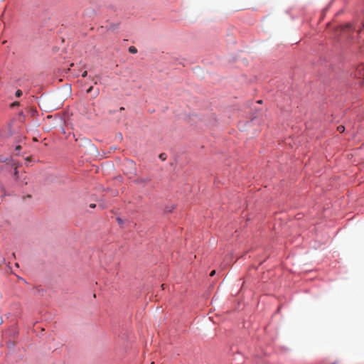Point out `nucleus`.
Wrapping results in <instances>:
<instances>
[{
	"label": "nucleus",
	"instance_id": "f257e3e1",
	"mask_svg": "<svg viewBox=\"0 0 364 364\" xmlns=\"http://www.w3.org/2000/svg\"><path fill=\"white\" fill-rule=\"evenodd\" d=\"M129 53H132V54H135V53H137V49H136V47H134V46H130V47L129 48Z\"/></svg>",
	"mask_w": 364,
	"mask_h": 364
},
{
	"label": "nucleus",
	"instance_id": "7ed1b4c3",
	"mask_svg": "<svg viewBox=\"0 0 364 364\" xmlns=\"http://www.w3.org/2000/svg\"><path fill=\"white\" fill-rule=\"evenodd\" d=\"M15 95L16 97H20L22 95V91L20 90H16Z\"/></svg>",
	"mask_w": 364,
	"mask_h": 364
},
{
	"label": "nucleus",
	"instance_id": "9b49d317",
	"mask_svg": "<svg viewBox=\"0 0 364 364\" xmlns=\"http://www.w3.org/2000/svg\"><path fill=\"white\" fill-rule=\"evenodd\" d=\"M20 149V146H18L16 147V149Z\"/></svg>",
	"mask_w": 364,
	"mask_h": 364
},
{
	"label": "nucleus",
	"instance_id": "20e7f679",
	"mask_svg": "<svg viewBox=\"0 0 364 364\" xmlns=\"http://www.w3.org/2000/svg\"><path fill=\"white\" fill-rule=\"evenodd\" d=\"M159 158H160L161 160L164 161V160L166 159L165 154H161L159 155Z\"/></svg>",
	"mask_w": 364,
	"mask_h": 364
},
{
	"label": "nucleus",
	"instance_id": "9d476101",
	"mask_svg": "<svg viewBox=\"0 0 364 364\" xmlns=\"http://www.w3.org/2000/svg\"><path fill=\"white\" fill-rule=\"evenodd\" d=\"M90 208H95V204H90Z\"/></svg>",
	"mask_w": 364,
	"mask_h": 364
},
{
	"label": "nucleus",
	"instance_id": "39448f33",
	"mask_svg": "<svg viewBox=\"0 0 364 364\" xmlns=\"http://www.w3.org/2000/svg\"><path fill=\"white\" fill-rule=\"evenodd\" d=\"M117 28V25H111L109 27V29H112V31Z\"/></svg>",
	"mask_w": 364,
	"mask_h": 364
},
{
	"label": "nucleus",
	"instance_id": "0eeeda50",
	"mask_svg": "<svg viewBox=\"0 0 364 364\" xmlns=\"http://www.w3.org/2000/svg\"><path fill=\"white\" fill-rule=\"evenodd\" d=\"M19 105V102H14L12 105H11V107H14V106H17Z\"/></svg>",
	"mask_w": 364,
	"mask_h": 364
},
{
	"label": "nucleus",
	"instance_id": "1a4fd4ad",
	"mask_svg": "<svg viewBox=\"0 0 364 364\" xmlns=\"http://www.w3.org/2000/svg\"><path fill=\"white\" fill-rule=\"evenodd\" d=\"M92 90V87L91 86L88 90H87V92H91V90Z\"/></svg>",
	"mask_w": 364,
	"mask_h": 364
},
{
	"label": "nucleus",
	"instance_id": "f03ea898",
	"mask_svg": "<svg viewBox=\"0 0 364 364\" xmlns=\"http://www.w3.org/2000/svg\"><path fill=\"white\" fill-rule=\"evenodd\" d=\"M337 130L340 133H343L345 131V127L343 126H342V125H340V126L338 127Z\"/></svg>",
	"mask_w": 364,
	"mask_h": 364
},
{
	"label": "nucleus",
	"instance_id": "423d86ee",
	"mask_svg": "<svg viewBox=\"0 0 364 364\" xmlns=\"http://www.w3.org/2000/svg\"><path fill=\"white\" fill-rule=\"evenodd\" d=\"M87 71H84V72L82 73V76L83 77H85L87 76Z\"/></svg>",
	"mask_w": 364,
	"mask_h": 364
},
{
	"label": "nucleus",
	"instance_id": "f8f14e48",
	"mask_svg": "<svg viewBox=\"0 0 364 364\" xmlns=\"http://www.w3.org/2000/svg\"><path fill=\"white\" fill-rule=\"evenodd\" d=\"M161 287H162L163 289H164V284H162V285H161Z\"/></svg>",
	"mask_w": 364,
	"mask_h": 364
},
{
	"label": "nucleus",
	"instance_id": "6e6552de",
	"mask_svg": "<svg viewBox=\"0 0 364 364\" xmlns=\"http://www.w3.org/2000/svg\"><path fill=\"white\" fill-rule=\"evenodd\" d=\"M215 274V270H213V271H212V272H210V276H211V277H212V276H213Z\"/></svg>",
	"mask_w": 364,
	"mask_h": 364
}]
</instances>
